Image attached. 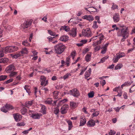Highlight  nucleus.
Here are the masks:
<instances>
[{
  "label": "nucleus",
  "instance_id": "31",
  "mask_svg": "<svg viewBox=\"0 0 135 135\" xmlns=\"http://www.w3.org/2000/svg\"><path fill=\"white\" fill-rule=\"evenodd\" d=\"M32 104V101H31L28 102H26L25 103V106L28 108L29 106H31Z\"/></svg>",
  "mask_w": 135,
  "mask_h": 135
},
{
  "label": "nucleus",
  "instance_id": "43",
  "mask_svg": "<svg viewBox=\"0 0 135 135\" xmlns=\"http://www.w3.org/2000/svg\"><path fill=\"white\" fill-rule=\"evenodd\" d=\"M71 75L70 73H67L64 75L63 77V78L64 80H65L68 78L69 76H71Z\"/></svg>",
  "mask_w": 135,
  "mask_h": 135
},
{
  "label": "nucleus",
  "instance_id": "25",
  "mask_svg": "<svg viewBox=\"0 0 135 135\" xmlns=\"http://www.w3.org/2000/svg\"><path fill=\"white\" fill-rule=\"evenodd\" d=\"M98 27V25H97V22L96 21H94L93 22V24L92 26V27L95 29H97Z\"/></svg>",
  "mask_w": 135,
  "mask_h": 135
},
{
  "label": "nucleus",
  "instance_id": "7",
  "mask_svg": "<svg viewBox=\"0 0 135 135\" xmlns=\"http://www.w3.org/2000/svg\"><path fill=\"white\" fill-rule=\"evenodd\" d=\"M13 108V107L11 105L7 104L1 109V110L5 113H6L9 110H11Z\"/></svg>",
  "mask_w": 135,
  "mask_h": 135
},
{
  "label": "nucleus",
  "instance_id": "9",
  "mask_svg": "<svg viewBox=\"0 0 135 135\" xmlns=\"http://www.w3.org/2000/svg\"><path fill=\"white\" fill-rule=\"evenodd\" d=\"M40 81L41 85L44 86L47 85L48 84V80H46V77L43 75H42L40 78Z\"/></svg>",
  "mask_w": 135,
  "mask_h": 135
},
{
  "label": "nucleus",
  "instance_id": "5",
  "mask_svg": "<svg viewBox=\"0 0 135 135\" xmlns=\"http://www.w3.org/2000/svg\"><path fill=\"white\" fill-rule=\"evenodd\" d=\"M82 35L85 37H91L92 36V33L90 28H88L86 29H83L82 31Z\"/></svg>",
  "mask_w": 135,
  "mask_h": 135
},
{
  "label": "nucleus",
  "instance_id": "53",
  "mask_svg": "<svg viewBox=\"0 0 135 135\" xmlns=\"http://www.w3.org/2000/svg\"><path fill=\"white\" fill-rule=\"evenodd\" d=\"M103 49L102 50L101 53L102 54H104L107 51V49L105 48L102 47Z\"/></svg>",
  "mask_w": 135,
  "mask_h": 135
},
{
  "label": "nucleus",
  "instance_id": "37",
  "mask_svg": "<svg viewBox=\"0 0 135 135\" xmlns=\"http://www.w3.org/2000/svg\"><path fill=\"white\" fill-rule=\"evenodd\" d=\"M21 112L22 114H25L27 112V109L25 107H23L21 110Z\"/></svg>",
  "mask_w": 135,
  "mask_h": 135
},
{
  "label": "nucleus",
  "instance_id": "38",
  "mask_svg": "<svg viewBox=\"0 0 135 135\" xmlns=\"http://www.w3.org/2000/svg\"><path fill=\"white\" fill-rule=\"evenodd\" d=\"M119 58L124 57L125 56V54L123 52H119L118 55H117Z\"/></svg>",
  "mask_w": 135,
  "mask_h": 135
},
{
  "label": "nucleus",
  "instance_id": "45",
  "mask_svg": "<svg viewBox=\"0 0 135 135\" xmlns=\"http://www.w3.org/2000/svg\"><path fill=\"white\" fill-rule=\"evenodd\" d=\"M68 100L67 99H64L63 100L59 101V104H60L62 105V104L64 103L67 101Z\"/></svg>",
  "mask_w": 135,
  "mask_h": 135
},
{
  "label": "nucleus",
  "instance_id": "16",
  "mask_svg": "<svg viewBox=\"0 0 135 135\" xmlns=\"http://www.w3.org/2000/svg\"><path fill=\"white\" fill-rule=\"evenodd\" d=\"M114 21L116 23L119 21L120 18L119 15L117 13H115L113 18Z\"/></svg>",
  "mask_w": 135,
  "mask_h": 135
},
{
  "label": "nucleus",
  "instance_id": "13",
  "mask_svg": "<svg viewBox=\"0 0 135 135\" xmlns=\"http://www.w3.org/2000/svg\"><path fill=\"white\" fill-rule=\"evenodd\" d=\"M76 30V28H73L69 31V32H68V35L73 37H75L77 34Z\"/></svg>",
  "mask_w": 135,
  "mask_h": 135
},
{
  "label": "nucleus",
  "instance_id": "60",
  "mask_svg": "<svg viewBox=\"0 0 135 135\" xmlns=\"http://www.w3.org/2000/svg\"><path fill=\"white\" fill-rule=\"evenodd\" d=\"M3 52V50H0V58L3 56L4 55Z\"/></svg>",
  "mask_w": 135,
  "mask_h": 135
},
{
  "label": "nucleus",
  "instance_id": "59",
  "mask_svg": "<svg viewBox=\"0 0 135 135\" xmlns=\"http://www.w3.org/2000/svg\"><path fill=\"white\" fill-rule=\"evenodd\" d=\"M13 79H9L4 82L5 84H7L9 83L12 82L13 81Z\"/></svg>",
  "mask_w": 135,
  "mask_h": 135
},
{
  "label": "nucleus",
  "instance_id": "4",
  "mask_svg": "<svg viewBox=\"0 0 135 135\" xmlns=\"http://www.w3.org/2000/svg\"><path fill=\"white\" fill-rule=\"evenodd\" d=\"M32 21V20H28L25 22L23 24L21 25V27L23 29V31L25 32H26L25 30L31 25Z\"/></svg>",
  "mask_w": 135,
  "mask_h": 135
},
{
  "label": "nucleus",
  "instance_id": "3",
  "mask_svg": "<svg viewBox=\"0 0 135 135\" xmlns=\"http://www.w3.org/2000/svg\"><path fill=\"white\" fill-rule=\"evenodd\" d=\"M18 47L15 46H8L3 49L4 52L6 54L13 52L17 51Z\"/></svg>",
  "mask_w": 135,
  "mask_h": 135
},
{
  "label": "nucleus",
  "instance_id": "56",
  "mask_svg": "<svg viewBox=\"0 0 135 135\" xmlns=\"http://www.w3.org/2000/svg\"><path fill=\"white\" fill-rule=\"evenodd\" d=\"M87 68V67H86L85 68L82 69L81 70V72L80 73L79 75H81L83 74L84 73V71L86 70Z\"/></svg>",
  "mask_w": 135,
  "mask_h": 135
},
{
  "label": "nucleus",
  "instance_id": "24",
  "mask_svg": "<svg viewBox=\"0 0 135 135\" xmlns=\"http://www.w3.org/2000/svg\"><path fill=\"white\" fill-rule=\"evenodd\" d=\"M119 58L116 54V56H114L112 59V61L114 63H116L118 61Z\"/></svg>",
  "mask_w": 135,
  "mask_h": 135
},
{
  "label": "nucleus",
  "instance_id": "57",
  "mask_svg": "<svg viewBox=\"0 0 135 135\" xmlns=\"http://www.w3.org/2000/svg\"><path fill=\"white\" fill-rule=\"evenodd\" d=\"M115 133V132L114 131L111 130L109 133V135H114Z\"/></svg>",
  "mask_w": 135,
  "mask_h": 135
},
{
  "label": "nucleus",
  "instance_id": "54",
  "mask_svg": "<svg viewBox=\"0 0 135 135\" xmlns=\"http://www.w3.org/2000/svg\"><path fill=\"white\" fill-rule=\"evenodd\" d=\"M105 80H103L102 81H100V84L103 87L106 84Z\"/></svg>",
  "mask_w": 135,
  "mask_h": 135
},
{
  "label": "nucleus",
  "instance_id": "44",
  "mask_svg": "<svg viewBox=\"0 0 135 135\" xmlns=\"http://www.w3.org/2000/svg\"><path fill=\"white\" fill-rule=\"evenodd\" d=\"M91 74L89 73L87 71L85 72V77L86 78H87L89 77L90 75Z\"/></svg>",
  "mask_w": 135,
  "mask_h": 135
},
{
  "label": "nucleus",
  "instance_id": "52",
  "mask_svg": "<svg viewBox=\"0 0 135 135\" xmlns=\"http://www.w3.org/2000/svg\"><path fill=\"white\" fill-rule=\"evenodd\" d=\"M111 8L113 10L117 9L118 8V6L116 4H113V5Z\"/></svg>",
  "mask_w": 135,
  "mask_h": 135
},
{
  "label": "nucleus",
  "instance_id": "1",
  "mask_svg": "<svg viewBox=\"0 0 135 135\" xmlns=\"http://www.w3.org/2000/svg\"><path fill=\"white\" fill-rule=\"evenodd\" d=\"M129 31H128V27L123 28L118 31L117 35L118 37L122 36V38L121 40V41L123 42L129 36Z\"/></svg>",
  "mask_w": 135,
  "mask_h": 135
},
{
  "label": "nucleus",
  "instance_id": "62",
  "mask_svg": "<svg viewBox=\"0 0 135 135\" xmlns=\"http://www.w3.org/2000/svg\"><path fill=\"white\" fill-rule=\"evenodd\" d=\"M34 90H35L34 93H35L36 97H37L36 93L38 91L37 88L36 87L34 88Z\"/></svg>",
  "mask_w": 135,
  "mask_h": 135
},
{
  "label": "nucleus",
  "instance_id": "14",
  "mask_svg": "<svg viewBox=\"0 0 135 135\" xmlns=\"http://www.w3.org/2000/svg\"><path fill=\"white\" fill-rule=\"evenodd\" d=\"M86 124L88 127H93L95 125V122L93 119H91Z\"/></svg>",
  "mask_w": 135,
  "mask_h": 135
},
{
  "label": "nucleus",
  "instance_id": "30",
  "mask_svg": "<svg viewBox=\"0 0 135 135\" xmlns=\"http://www.w3.org/2000/svg\"><path fill=\"white\" fill-rule=\"evenodd\" d=\"M109 56L108 55H107L105 57H103V58L101 59L100 60V61L98 63H103L104 62L105 60L109 58Z\"/></svg>",
  "mask_w": 135,
  "mask_h": 135
},
{
  "label": "nucleus",
  "instance_id": "17",
  "mask_svg": "<svg viewBox=\"0 0 135 135\" xmlns=\"http://www.w3.org/2000/svg\"><path fill=\"white\" fill-rule=\"evenodd\" d=\"M14 118L16 122L20 121L22 118V116L21 115L17 114H14L13 115Z\"/></svg>",
  "mask_w": 135,
  "mask_h": 135
},
{
  "label": "nucleus",
  "instance_id": "55",
  "mask_svg": "<svg viewBox=\"0 0 135 135\" xmlns=\"http://www.w3.org/2000/svg\"><path fill=\"white\" fill-rule=\"evenodd\" d=\"M11 74L10 75V76L11 77H13L15 75H16L17 74V72H12L10 73Z\"/></svg>",
  "mask_w": 135,
  "mask_h": 135
},
{
  "label": "nucleus",
  "instance_id": "63",
  "mask_svg": "<svg viewBox=\"0 0 135 135\" xmlns=\"http://www.w3.org/2000/svg\"><path fill=\"white\" fill-rule=\"evenodd\" d=\"M128 84H127V83L126 82H125L123 84H122L121 86V88H122V89L123 88V87L127 86Z\"/></svg>",
  "mask_w": 135,
  "mask_h": 135
},
{
  "label": "nucleus",
  "instance_id": "47",
  "mask_svg": "<svg viewBox=\"0 0 135 135\" xmlns=\"http://www.w3.org/2000/svg\"><path fill=\"white\" fill-rule=\"evenodd\" d=\"M59 109L56 108H55L54 112L55 114L57 115L59 113Z\"/></svg>",
  "mask_w": 135,
  "mask_h": 135
},
{
  "label": "nucleus",
  "instance_id": "21",
  "mask_svg": "<svg viewBox=\"0 0 135 135\" xmlns=\"http://www.w3.org/2000/svg\"><path fill=\"white\" fill-rule=\"evenodd\" d=\"M69 37L67 36L63 35L60 37L59 40L65 42L68 40Z\"/></svg>",
  "mask_w": 135,
  "mask_h": 135
},
{
  "label": "nucleus",
  "instance_id": "46",
  "mask_svg": "<svg viewBox=\"0 0 135 135\" xmlns=\"http://www.w3.org/2000/svg\"><path fill=\"white\" fill-rule=\"evenodd\" d=\"M99 111H97L95 112V113H93L92 114V115L93 117H96L99 114Z\"/></svg>",
  "mask_w": 135,
  "mask_h": 135
},
{
  "label": "nucleus",
  "instance_id": "10",
  "mask_svg": "<svg viewBox=\"0 0 135 135\" xmlns=\"http://www.w3.org/2000/svg\"><path fill=\"white\" fill-rule=\"evenodd\" d=\"M15 69V66L13 65H10L7 67L6 69V71L7 73H10Z\"/></svg>",
  "mask_w": 135,
  "mask_h": 135
},
{
  "label": "nucleus",
  "instance_id": "12",
  "mask_svg": "<svg viewBox=\"0 0 135 135\" xmlns=\"http://www.w3.org/2000/svg\"><path fill=\"white\" fill-rule=\"evenodd\" d=\"M86 120L85 116L82 115L81 116L80 118V126H84L86 123Z\"/></svg>",
  "mask_w": 135,
  "mask_h": 135
},
{
  "label": "nucleus",
  "instance_id": "2",
  "mask_svg": "<svg viewBox=\"0 0 135 135\" xmlns=\"http://www.w3.org/2000/svg\"><path fill=\"white\" fill-rule=\"evenodd\" d=\"M66 48L65 46L62 44H59L54 46L55 52L60 54L62 53Z\"/></svg>",
  "mask_w": 135,
  "mask_h": 135
},
{
  "label": "nucleus",
  "instance_id": "50",
  "mask_svg": "<svg viewBox=\"0 0 135 135\" xmlns=\"http://www.w3.org/2000/svg\"><path fill=\"white\" fill-rule=\"evenodd\" d=\"M29 115H31V117L32 118H34V112L33 110H29Z\"/></svg>",
  "mask_w": 135,
  "mask_h": 135
},
{
  "label": "nucleus",
  "instance_id": "22",
  "mask_svg": "<svg viewBox=\"0 0 135 135\" xmlns=\"http://www.w3.org/2000/svg\"><path fill=\"white\" fill-rule=\"evenodd\" d=\"M91 54H87L85 56V60L87 62H89L91 60Z\"/></svg>",
  "mask_w": 135,
  "mask_h": 135
},
{
  "label": "nucleus",
  "instance_id": "28",
  "mask_svg": "<svg viewBox=\"0 0 135 135\" xmlns=\"http://www.w3.org/2000/svg\"><path fill=\"white\" fill-rule=\"evenodd\" d=\"M67 123L68 125V130H70L73 127L72 122L70 120H68L67 121Z\"/></svg>",
  "mask_w": 135,
  "mask_h": 135
},
{
  "label": "nucleus",
  "instance_id": "6",
  "mask_svg": "<svg viewBox=\"0 0 135 135\" xmlns=\"http://www.w3.org/2000/svg\"><path fill=\"white\" fill-rule=\"evenodd\" d=\"M69 93L74 97L77 98L80 95L79 90L76 88H74L69 91Z\"/></svg>",
  "mask_w": 135,
  "mask_h": 135
},
{
  "label": "nucleus",
  "instance_id": "51",
  "mask_svg": "<svg viewBox=\"0 0 135 135\" xmlns=\"http://www.w3.org/2000/svg\"><path fill=\"white\" fill-rule=\"evenodd\" d=\"M25 125V124L23 122L18 123L17 124V125L18 126H24Z\"/></svg>",
  "mask_w": 135,
  "mask_h": 135
},
{
  "label": "nucleus",
  "instance_id": "58",
  "mask_svg": "<svg viewBox=\"0 0 135 135\" xmlns=\"http://www.w3.org/2000/svg\"><path fill=\"white\" fill-rule=\"evenodd\" d=\"M89 51V49L88 48L84 50L83 51V54H84L83 55L85 54Z\"/></svg>",
  "mask_w": 135,
  "mask_h": 135
},
{
  "label": "nucleus",
  "instance_id": "8",
  "mask_svg": "<svg viewBox=\"0 0 135 135\" xmlns=\"http://www.w3.org/2000/svg\"><path fill=\"white\" fill-rule=\"evenodd\" d=\"M99 37V40H98L95 43L93 42V45L94 46H95L101 43V41L102 40H104V36L102 34L100 33L97 36H95V37Z\"/></svg>",
  "mask_w": 135,
  "mask_h": 135
},
{
  "label": "nucleus",
  "instance_id": "36",
  "mask_svg": "<svg viewBox=\"0 0 135 135\" xmlns=\"http://www.w3.org/2000/svg\"><path fill=\"white\" fill-rule=\"evenodd\" d=\"M22 44L24 46H30V44L28 42L27 40H25L23 41Z\"/></svg>",
  "mask_w": 135,
  "mask_h": 135
},
{
  "label": "nucleus",
  "instance_id": "35",
  "mask_svg": "<svg viewBox=\"0 0 135 135\" xmlns=\"http://www.w3.org/2000/svg\"><path fill=\"white\" fill-rule=\"evenodd\" d=\"M94 94V91H90L88 94V97L89 98H93Z\"/></svg>",
  "mask_w": 135,
  "mask_h": 135
},
{
  "label": "nucleus",
  "instance_id": "23",
  "mask_svg": "<svg viewBox=\"0 0 135 135\" xmlns=\"http://www.w3.org/2000/svg\"><path fill=\"white\" fill-rule=\"evenodd\" d=\"M70 57L69 56L66 57L65 60V63L66 64L67 67H68L70 65Z\"/></svg>",
  "mask_w": 135,
  "mask_h": 135
},
{
  "label": "nucleus",
  "instance_id": "11",
  "mask_svg": "<svg viewBox=\"0 0 135 135\" xmlns=\"http://www.w3.org/2000/svg\"><path fill=\"white\" fill-rule=\"evenodd\" d=\"M69 108L68 105L67 104L64 105L61 109V114H63L66 113Z\"/></svg>",
  "mask_w": 135,
  "mask_h": 135
},
{
  "label": "nucleus",
  "instance_id": "32",
  "mask_svg": "<svg viewBox=\"0 0 135 135\" xmlns=\"http://www.w3.org/2000/svg\"><path fill=\"white\" fill-rule=\"evenodd\" d=\"M7 59L4 58L0 59V63H5L8 61Z\"/></svg>",
  "mask_w": 135,
  "mask_h": 135
},
{
  "label": "nucleus",
  "instance_id": "15",
  "mask_svg": "<svg viewBox=\"0 0 135 135\" xmlns=\"http://www.w3.org/2000/svg\"><path fill=\"white\" fill-rule=\"evenodd\" d=\"M82 18L83 19L88 20L89 22L92 21L94 20L93 17L90 15H85Z\"/></svg>",
  "mask_w": 135,
  "mask_h": 135
},
{
  "label": "nucleus",
  "instance_id": "40",
  "mask_svg": "<svg viewBox=\"0 0 135 135\" xmlns=\"http://www.w3.org/2000/svg\"><path fill=\"white\" fill-rule=\"evenodd\" d=\"M7 77V75H1L0 76V81H3L5 80Z\"/></svg>",
  "mask_w": 135,
  "mask_h": 135
},
{
  "label": "nucleus",
  "instance_id": "61",
  "mask_svg": "<svg viewBox=\"0 0 135 135\" xmlns=\"http://www.w3.org/2000/svg\"><path fill=\"white\" fill-rule=\"evenodd\" d=\"M42 89L45 91V92L46 93H47L49 91L48 89L47 88L45 87L43 88Z\"/></svg>",
  "mask_w": 135,
  "mask_h": 135
},
{
  "label": "nucleus",
  "instance_id": "33",
  "mask_svg": "<svg viewBox=\"0 0 135 135\" xmlns=\"http://www.w3.org/2000/svg\"><path fill=\"white\" fill-rule=\"evenodd\" d=\"M11 56L13 58L16 59L21 56V55L20 53L19 52L18 54H17L14 55L13 54H11Z\"/></svg>",
  "mask_w": 135,
  "mask_h": 135
},
{
  "label": "nucleus",
  "instance_id": "48",
  "mask_svg": "<svg viewBox=\"0 0 135 135\" xmlns=\"http://www.w3.org/2000/svg\"><path fill=\"white\" fill-rule=\"evenodd\" d=\"M100 46H96L94 49V51L95 52L98 51L100 49Z\"/></svg>",
  "mask_w": 135,
  "mask_h": 135
},
{
  "label": "nucleus",
  "instance_id": "49",
  "mask_svg": "<svg viewBox=\"0 0 135 135\" xmlns=\"http://www.w3.org/2000/svg\"><path fill=\"white\" fill-rule=\"evenodd\" d=\"M125 105H123L122 106L120 107H117L116 108H114L113 109H115V111L117 112H119L120 109H121V108L123 106H124Z\"/></svg>",
  "mask_w": 135,
  "mask_h": 135
},
{
  "label": "nucleus",
  "instance_id": "29",
  "mask_svg": "<svg viewBox=\"0 0 135 135\" xmlns=\"http://www.w3.org/2000/svg\"><path fill=\"white\" fill-rule=\"evenodd\" d=\"M61 28L63 29L66 32L69 31L70 30V28L68 26H61V28H60L61 30Z\"/></svg>",
  "mask_w": 135,
  "mask_h": 135
},
{
  "label": "nucleus",
  "instance_id": "41",
  "mask_svg": "<svg viewBox=\"0 0 135 135\" xmlns=\"http://www.w3.org/2000/svg\"><path fill=\"white\" fill-rule=\"evenodd\" d=\"M52 100H46L44 102V103L46 104H47L51 105V104H52Z\"/></svg>",
  "mask_w": 135,
  "mask_h": 135
},
{
  "label": "nucleus",
  "instance_id": "20",
  "mask_svg": "<svg viewBox=\"0 0 135 135\" xmlns=\"http://www.w3.org/2000/svg\"><path fill=\"white\" fill-rule=\"evenodd\" d=\"M78 103H75L73 101H71L70 102V105L71 108L74 109L76 108L78 105Z\"/></svg>",
  "mask_w": 135,
  "mask_h": 135
},
{
  "label": "nucleus",
  "instance_id": "18",
  "mask_svg": "<svg viewBox=\"0 0 135 135\" xmlns=\"http://www.w3.org/2000/svg\"><path fill=\"white\" fill-rule=\"evenodd\" d=\"M40 106L41 107V112L43 114H46V108L45 105L42 104H40Z\"/></svg>",
  "mask_w": 135,
  "mask_h": 135
},
{
  "label": "nucleus",
  "instance_id": "26",
  "mask_svg": "<svg viewBox=\"0 0 135 135\" xmlns=\"http://www.w3.org/2000/svg\"><path fill=\"white\" fill-rule=\"evenodd\" d=\"M53 93L54 98L55 99L57 98H58V96L59 95V92L57 91H54L53 92Z\"/></svg>",
  "mask_w": 135,
  "mask_h": 135
},
{
  "label": "nucleus",
  "instance_id": "64",
  "mask_svg": "<svg viewBox=\"0 0 135 135\" xmlns=\"http://www.w3.org/2000/svg\"><path fill=\"white\" fill-rule=\"evenodd\" d=\"M109 44V42H107V43H106L104 46H103V48H105L106 49H107V47H108V45Z\"/></svg>",
  "mask_w": 135,
  "mask_h": 135
},
{
  "label": "nucleus",
  "instance_id": "27",
  "mask_svg": "<svg viewBox=\"0 0 135 135\" xmlns=\"http://www.w3.org/2000/svg\"><path fill=\"white\" fill-rule=\"evenodd\" d=\"M123 65L122 64H117L115 67V70L120 69L123 67Z\"/></svg>",
  "mask_w": 135,
  "mask_h": 135
},
{
  "label": "nucleus",
  "instance_id": "42",
  "mask_svg": "<svg viewBox=\"0 0 135 135\" xmlns=\"http://www.w3.org/2000/svg\"><path fill=\"white\" fill-rule=\"evenodd\" d=\"M48 33L50 34L51 36H55V33L52 32L51 30H48Z\"/></svg>",
  "mask_w": 135,
  "mask_h": 135
},
{
  "label": "nucleus",
  "instance_id": "34",
  "mask_svg": "<svg viewBox=\"0 0 135 135\" xmlns=\"http://www.w3.org/2000/svg\"><path fill=\"white\" fill-rule=\"evenodd\" d=\"M42 115L41 114L37 113L34 114V119H39L40 117L42 116Z\"/></svg>",
  "mask_w": 135,
  "mask_h": 135
},
{
  "label": "nucleus",
  "instance_id": "19",
  "mask_svg": "<svg viewBox=\"0 0 135 135\" xmlns=\"http://www.w3.org/2000/svg\"><path fill=\"white\" fill-rule=\"evenodd\" d=\"M19 53L21 56H23L24 54H27L28 53V51L27 48L25 47L22 49Z\"/></svg>",
  "mask_w": 135,
  "mask_h": 135
},
{
  "label": "nucleus",
  "instance_id": "39",
  "mask_svg": "<svg viewBox=\"0 0 135 135\" xmlns=\"http://www.w3.org/2000/svg\"><path fill=\"white\" fill-rule=\"evenodd\" d=\"M25 89L26 90L27 93H28L29 95H30V92L29 89V86L27 85H25L24 87Z\"/></svg>",
  "mask_w": 135,
  "mask_h": 135
}]
</instances>
